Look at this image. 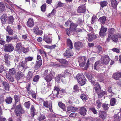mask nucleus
<instances>
[{
    "mask_svg": "<svg viewBox=\"0 0 121 121\" xmlns=\"http://www.w3.org/2000/svg\"><path fill=\"white\" fill-rule=\"evenodd\" d=\"M4 47L5 52H11L14 50V48L13 45L11 44H6Z\"/></svg>",
    "mask_w": 121,
    "mask_h": 121,
    "instance_id": "obj_5",
    "label": "nucleus"
},
{
    "mask_svg": "<svg viewBox=\"0 0 121 121\" xmlns=\"http://www.w3.org/2000/svg\"><path fill=\"white\" fill-rule=\"evenodd\" d=\"M12 99L10 97H7L6 99L5 100L6 103L9 104H11L12 102Z\"/></svg>",
    "mask_w": 121,
    "mask_h": 121,
    "instance_id": "obj_33",
    "label": "nucleus"
},
{
    "mask_svg": "<svg viewBox=\"0 0 121 121\" xmlns=\"http://www.w3.org/2000/svg\"><path fill=\"white\" fill-rule=\"evenodd\" d=\"M99 21L103 24H104L106 21V17L104 16L101 17L99 18Z\"/></svg>",
    "mask_w": 121,
    "mask_h": 121,
    "instance_id": "obj_31",
    "label": "nucleus"
},
{
    "mask_svg": "<svg viewBox=\"0 0 121 121\" xmlns=\"http://www.w3.org/2000/svg\"><path fill=\"white\" fill-rule=\"evenodd\" d=\"M82 59L84 60V61L82 63H80L79 65L80 67H83L85 65L86 62L85 59L84 57H82Z\"/></svg>",
    "mask_w": 121,
    "mask_h": 121,
    "instance_id": "obj_58",
    "label": "nucleus"
},
{
    "mask_svg": "<svg viewBox=\"0 0 121 121\" xmlns=\"http://www.w3.org/2000/svg\"><path fill=\"white\" fill-rule=\"evenodd\" d=\"M39 28L37 26L34 27L33 29V31L34 33H35L36 34L39 30Z\"/></svg>",
    "mask_w": 121,
    "mask_h": 121,
    "instance_id": "obj_52",
    "label": "nucleus"
},
{
    "mask_svg": "<svg viewBox=\"0 0 121 121\" xmlns=\"http://www.w3.org/2000/svg\"><path fill=\"white\" fill-rule=\"evenodd\" d=\"M121 76V73L120 72L114 73L113 76V78L114 79L118 80L120 78Z\"/></svg>",
    "mask_w": 121,
    "mask_h": 121,
    "instance_id": "obj_18",
    "label": "nucleus"
},
{
    "mask_svg": "<svg viewBox=\"0 0 121 121\" xmlns=\"http://www.w3.org/2000/svg\"><path fill=\"white\" fill-rule=\"evenodd\" d=\"M24 76V72L19 71L17 72L15 76V78L17 80H19L22 77Z\"/></svg>",
    "mask_w": 121,
    "mask_h": 121,
    "instance_id": "obj_9",
    "label": "nucleus"
},
{
    "mask_svg": "<svg viewBox=\"0 0 121 121\" xmlns=\"http://www.w3.org/2000/svg\"><path fill=\"white\" fill-rule=\"evenodd\" d=\"M42 64V60L41 59L37 60L36 63V64L35 68V69L37 70L41 65Z\"/></svg>",
    "mask_w": 121,
    "mask_h": 121,
    "instance_id": "obj_17",
    "label": "nucleus"
},
{
    "mask_svg": "<svg viewBox=\"0 0 121 121\" xmlns=\"http://www.w3.org/2000/svg\"><path fill=\"white\" fill-rule=\"evenodd\" d=\"M94 89L96 91V93H98L101 90V88L99 84L97 83L95 85Z\"/></svg>",
    "mask_w": 121,
    "mask_h": 121,
    "instance_id": "obj_22",
    "label": "nucleus"
},
{
    "mask_svg": "<svg viewBox=\"0 0 121 121\" xmlns=\"http://www.w3.org/2000/svg\"><path fill=\"white\" fill-rule=\"evenodd\" d=\"M72 48H68L64 53V55L67 57L72 56L73 55V53L72 50Z\"/></svg>",
    "mask_w": 121,
    "mask_h": 121,
    "instance_id": "obj_8",
    "label": "nucleus"
},
{
    "mask_svg": "<svg viewBox=\"0 0 121 121\" xmlns=\"http://www.w3.org/2000/svg\"><path fill=\"white\" fill-rule=\"evenodd\" d=\"M120 117L118 114L115 115L114 116V121H120Z\"/></svg>",
    "mask_w": 121,
    "mask_h": 121,
    "instance_id": "obj_42",
    "label": "nucleus"
},
{
    "mask_svg": "<svg viewBox=\"0 0 121 121\" xmlns=\"http://www.w3.org/2000/svg\"><path fill=\"white\" fill-rule=\"evenodd\" d=\"M30 110L31 115L32 117H33L35 115L36 112V110H35V108L33 105H31Z\"/></svg>",
    "mask_w": 121,
    "mask_h": 121,
    "instance_id": "obj_25",
    "label": "nucleus"
},
{
    "mask_svg": "<svg viewBox=\"0 0 121 121\" xmlns=\"http://www.w3.org/2000/svg\"><path fill=\"white\" fill-rule=\"evenodd\" d=\"M72 106L68 107L67 108V111L69 113L72 112Z\"/></svg>",
    "mask_w": 121,
    "mask_h": 121,
    "instance_id": "obj_62",
    "label": "nucleus"
},
{
    "mask_svg": "<svg viewBox=\"0 0 121 121\" xmlns=\"http://www.w3.org/2000/svg\"><path fill=\"white\" fill-rule=\"evenodd\" d=\"M33 72L31 71H28L26 76V78L28 80H30L32 78L33 76Z\"/></svg>",
    "mask_w": 121,
    "mask_h": 121,
    "instance_id": "obj_29",
    "label": "nucleus"
},
{
    "mask_svg": "<svg viewBox=\"0 0 121 121\" xmlns=\"http://www.w3.org/2000/svg\"><path fill=\"white\" fill-rule=\"evenodd\" d=\"M58 104L59 107L63 110H64L65 109V106L62 102H59Z\"/></svg>",
    "mask_w": 121,
    "mask_h": 121,
    "instance_id": "obj_36",
    "label": "nucleus"
},
{
    "mask_svg": "<svg viewBox=\"0 0 121 121\" xmlns=\"http://www.w3.org/2000/svg\"><path fill=\"white\" fill-rule=\"evenodd\" d=\"M0 10L1 12L5 10V7L2 2H0Z\"/></svg>",
    "mask_w": 121,
    "mask_h": 121,
    "instance_id": "obj_41",
    "label": "nucleus"
},
{
    "mask_svg": "<svg viewBox=\"0 0 121 121\" xmlns=\"http://www.w3.org/2000/svg\"><path fill=\"white\" fill-rule=\"evenodd\" d=\"M78 26L77 24L74 23L72 22L71 24L70 25V28L71 29L72 31H75L76 27Z\"/></svg>",
    "mask_w": 121,
    "mask_h": 121,
    "instance_id": "obj_21",
    "label": "nucleus"
},
{
    "mask_svg": "<svg viewBox=\"0 0 121 121\" xmlns=\"http://www.w3.org/2000/svg\"><path fill=\"white\" fill-rule=\"evenodd\" d=\"M118 3L116 0H112L111 1V6L114 8L117 7Z\"/></svg>",
    "mask_w": 121,
    "mask_h": 121,
    "instance_id": "obj_23",
    "label": "nucleus"
},
{
    "mask_svg": "<svg viewBox=\"0 0 121 121\" xmlns=\"http://www.w3.org/2000/svg\"><path fill=\"white\" fill-rule=\"evenodd\" d=\"M76 78L77 79L78 82L81 84V86L85 84L86 82L85 78L82 74H78L77 75Z\"/></svg>",
    "mask_w": 121,
    "mask_h": 121,
    "instance_id": "obj_2",
    "label": "nucleus"
},
{
    "mask_svg": "<svg viewBox=\"0 0 121 121\" xmlns=\"http://www.w3.org/2000/svg\"><path fill=\"white\" fill-rule=\"evenodd\" d=\"M116 100V99L114 98L111 99L110 100V104L111 106H113L115 105Z\"/></svg>",
    "mask_w": 121,
    "mask_h": 121,
    "instance_id": "obj_40",
    "label": "nucleus"
},
{
    "mask_svg": "<svg viewBox=\"0 0 121 121\" xmlns=\"http://www.w3.org/2000/svg\"><path fill=\"white\" fill-rule=\"evenodd\" d=\"M100 65V63L99 61L96 62L94 65L93 69L94 70H97L99 69V66Z\"/></svg>",
    "mask_w": 121,
    "mask_h": 121,
    "instance_id": "obj_30",
    "label": "nucleus"
},
{
    "mask_svg": "<svg viewBox=\"0 0 121 121\" xmlns=\"http://www.w3.org/2000/svg\"><path fill=\"white\" fill-rule=\"evenodd\" d=\"M107 30V28L104 27L103 26H101L99 32V35L101 37H103L106 35Z\"/></svg>",
    "mask_w": 121,
    "mask_h": 121,
    "instance_id": "obj_7",
    "label": "nucleus"
},
{
    "mask_svg": "<svg viewBox=\"0 0 121 121\" xmlns=\"http://www.w3.org/2000/svg\"><path fill=\"white\" fill-rule=\"evenodd\" d=\"M19 65L21 66L23 68L25 67L26 65V62H21L19 64Z\"/></svg>",
    "mask_w": 121,
    "mask_h": 121,
    "instance_id": "obj_46",
    "label": "nucleus"
},
{
    "mask_svg": "<svg viewBox=\"0 0 121 121\" xmlns=\"http://www.w3.org/2000/svg\"><path fill=\"white\" fill-rule=\"evenodd\" d=\"M72 22L70 20H68L67 22L65 23V24L67 26H70V25L71 24Z\"/></svg>",
    "mask_w": 121,
    "mask_h": 121,
    "instance_id": "obj_63",
    "label": "nucleus"
},
{
    "mask_svg": "<svg viewBox=\"0 0 121 121\" xmlns=\"http://www.w3.org/2000/svg\"><path fill=\"white\" fill-rule=\"evenodd\" d=\"M6 41L8 42H10L12 40H13V37L9 36H6Z\"/></svg>",
    "mask_w": 121,
    "mask_h": 121,
    "instance_id": "obj_56",
    "label": "nucleus"
},
{
    "mask_svg": "<svg viewBox=\"0 0 121 121\" xmlns=\"http://www.w3.org/2000/svg\"><path fill=\"white\" fill-rule=\"evenodd\" d=\"M106 113L104 111H100L99 112V116L103 119L106 118Z\"/></svg>",
    "mask_w": 121,
    "mask_h": 121,
    "instance_id": "obj_20",
    "label": "nucleus"
},
{
    "mask_svg": "<svg viewBox=\"0 0 121 121\" xmlns=\"http://www.w3.org/2000/svg\"><path fill=\"white\" fill-rule=\"evenodd\" d=\"M4 96L2 95L0 96V103H2L4 101Z\"/></svg>",
    "mask_w": 121,
    "mask_h": 121,
    "instance_id": "obj_61",
    "label": "nucleus"
},
{
    "mask_svg": "<svg viewBox=\"0 0 121 121\" xmlns=\"http://www.w3.org/2000/svg\"><path fill=\"white\" fill-rule=\"evenodd\" d=\"M67 44L68 46L69 47V48H73V45L72 42L69 39H67Z\"/></svg>",
    "mask_w": 121,
    "mask_h": 121,
    "instance_id": "obj_35",
    "label": "nucleus"
},
{
    "mask_svg": "<svg viewBox=\"0 0 121 121\" xmlns=\"http://www.w3.org/2000/svg\"><path fill=\"white\" fill-rule=\"evenodd\" d=\"M87 112V110L84 107H80L79 111V113L81 115L85 116L86 114V112Z\"/></svg>",
    "mask_w": 121,
    "mask_h": 121,
    "instance_id": "obj_11",
    "label": "nucleus"
},
{
    "mask_svg": "<svg viewBox=\"0 0 121 121\" xmlns=\"http://www.w3.org/2000/svg\"><path fill=\"white\" fill-rule=\"evenodd\" d=\"M13 17L11 16L8 17V22L9 24H12L13 23L14 21Z\"/></svg>",
    "mask_w": 121,
    "mask_h": 121,
    "instance_id": "obj_37",
    "label": "nucleus"
},
{
    "mask_svg": "<svg viewBox=\"0 0 121 121\" xmlns=\"http://www.w3.org/2000/svg\"><path fill=\"white\" fill-rule=\"evenodd\" d=\"M48 101H44L43 102V105L46 108H48L49 106V103Z\"/></svg>",
    "mask_w": 121,
    "mask_h": 121,
    "instance_id": "obj_57",
    "label": "nucleus"
},
{
    "mask_svg": "<svg viewBox=\"0 0 121 121\" xmlns=\"http://www.w3.org/2000/svg\"><path fill=\"white\" fill-rule=\"evenodd\" d=\"M46 5L45 4H44L42 5L41 7V11L43 12H44L46 10Z\"/></svg>",
    "mask_w": 121,
    "mask_h": 121,
    "instance_id": "obj_54",
    "label": "nucleus"
},
{
    "mask_svg": "<svg viewBox=\"0 0 121 121\" xmlns=\"http://www.w3.org/2000/svg\"><path fill=\"white\" fill-rule=\"evenodd\" d=\"M39 78V76L37 75L35 76L33 79V82H37L38 81Z\"/></svg>",
    "mask_w": 121,
    "mask_h": 121,
    "instance_id": "obj_55",
    "label": "nucleus"
},
{
    "mask_svg": "<svg viewBox=\"0 0 121 121\" xmlns=\"http://www.w3.org/2000/svg\"><path fill=\"white\" fill-rule=\"evenodd\" d=\"M34 24L33 20L31 18H29L27 22V26L31 28L33 26Z\"/></svg>",
    "mask_w": 121,
    "mask_h": 121,
    "instance_id": "obj_12",
    "label": "nucleus"
},
{
    "mask_svg": "<svg viewBox=\"0 0 121 121\" xmlns=\"http://www.w3.org/2000/svg\"><path fill=\"white\" fill-rule=\"evenodd\" d=\"M48 73L47 70H42L41 71V74L43 76H44L47 75Z\"/></svg>",
    "mask_w": 121,
    "mask_h": 121,
    "instance_id": "obj_44",
    "label": "nucleus"
},
{
    "mask_svg": "<svg viewBox=\"0 0 121 121\" xmlns=\"http://www.w3.org/2000/svg\"><path fill=\"white\" fill-rule=\"evenodd\" d=\"M120 35L118 34L114 35L112 38V39L113 41L115 42H117L118 40V38L121 37Z\"/></svg>",
    "mask_w": 121,
    "mask_h": 121,
    "instance_id": "obj_24",
    "label": "nucleus"
},
{
    "mask_svg": "<svg viewBox=\"0 0 121 121\" xmlns=\"http://www.w3.org/2000/svg\"><path fill=\"white\" fill-rule=\"evenodd\" d=\"M66 31L67 34L68 36H70V35L71 33V31L70 30V28H69L67 29Z\"/></svg>",
    "mask_w": 121,
    "mask_h": 121,
    "instance_id": "obj_51",
    "label": "nucleus"
},
{
    "mask_svg": "<svg viewBox=\"0 0 121 121\" xmlns=\"http://www.w3.org/2000/svg\"><path fill=\"white\" fill-rule=\"evenodd\" d=\"M13 40H14L16 42L20 41V39L18 38L17 35H16L13 37Z\"/></svg>",
    "mask_w": 121,
    "mask_h": 121,
    "instance_id": "obj_50",
    "label": "nucleus"
},
{
    "mask_svg": "<svg viewBox=\"0 0 121 121\" xmlns=\"http://www.w3.org/2000/svg\"><path fill=\"white\" fill-rule=\"evenodd\" d=\"M110 60L108 55H106L102 57L101 59V62L102 64L106 65L109 63Z\"/></svg>",
    "mask_w": 121,
    "mask_h": 121,
    "instance_id": "obj_4",
    "label": "nucleus"
},
{
    "mask_svg": "<svg viewBox=\"0 0 121 121\" xmlns=\"http://www.w3.org/2000/svg\"><path fill=\"white\" fill-rule=\"evenodd\" d=\"M52 78V74L51 73L44 77V79L47 82H50Z\"/></svg>",
    "mask_w": 121,
    "mask_h": 121,
    "instance_id": "obj_19",
    "label": "nucleus"
},
{
    "mask_svg": "<svg viewBox=\"0 0 121 121\" xmlns=\"http://www.w3.org/2000/svg\"><path fill=\"white\" fill-rule=\"evenodd\" d=\"M6 31L8 32L9 34L10 35H13V30L9 26H8L7 27Z\"/></svg>",
    "mask_w": 121,
    "mask_h": 121,
    "instance_id": "obj_28",
    "label": "nucleus"
},
{
    "mask_svg": "<svg viewBox=\"0 0 121 121\" xmlns=\"http://www.w3.org/2000/svg\"><path fill=\"white\" fill-rule=\"evenodd\" d=\"M68 73H69L65 71L62 74H59L58 76H56L55 77V80L56 81H59L62 77H63L65 78V76L66 75H68Z\"/></svg>",
    "mask_w": 121,
    "mask_h": 121,
    "instance_id": "obj_10",
    "label": "nucleus"
},
{
    "mask_svg": "<svg viewBox=\"0 0 121 121\" xmlns=\"http://www.w3.org/2000/svg\"><path fill=\"white\" fill-rule=\"evenodd\" d=\"M24 105L26 108L29 109L30 105V102L29 101L28 102H25L24 103Z\"/></svg>",
    "mask_w": 121,
    "mask_h": 121,
    "instance_id": "obj_48",
    "label": "nucleus"
},
{
    "mask_svg": "<svg viewBox=\"0 0 121 121\" xmlns=\"http://www.w3.org/2000/svg\"><path fill=\"white\" fill-rule=\"evenodd\" d=\"M9 72L11 74L14 75L16 73V71L15 69L13 68L11 69H9Z\"/></svg>",
    "mask_w": 121,
    "mask_h": 121,
    "instance_id": "obj_39",
    "label": "nucleus"
},
{
    "mask_svg": "<svg viewBox=\"0 0 121 121\" xmlns=\"http://www.w3.org/2000/svg\"><path fill=\"white\" fill-rule=\"evenodd\" d=\"M6 76V78L9 82H12L14 81V79L10 73H7Z\"/></svg>",
    "mask_w": 121,
    "mask_h": 121,
    "instance_id": "obj_26",
    "label": "nucleus"
},
{
    "mask_svg": "<svg viewBox=\"0 0 121 121\" xmlns=\"http://www.w3.org/2000/svg\"><path fill=\"white\" fill-rule=\"evenodd\" d=\"M3 85L5 90H9V86L7 83L5 82L3 83Z\"/></svg>",
    "mask_w": 121,
    "mask_h": 121,
    "instance_id": "obj_43",
    "label": "nucleus"
},
{
    "mask_svg": "<svg viewBox=\"0 0 121 121\" xmlns=\"http://www.w3.org/2000/svg\"><path fill=\"white\" fill-rule=\"evenodd\" d=\"M108 35L109 37H110V36L113 35L114 33L115 32V29L114 28H111L109 29L108 30Z\"/></svg>",
    "mask_w": 121,
    "mask_h": 121,
    "instance_id": "obj_32",
    "label": "nucleus"
},
{
    "mask_svg": "<svg viewBox=\"0 0 121 121\" xmlns=\"http://www.w3.org/2000/svg\"><path fill=\"white\" fill-rule=\"evenodd\" d=\"M22 49L23 52L24 53H26L28 52V49L26 48L23 47L22 48Z\"/></svg>",
    "mask_w": 121,
    "mask_h": 121,
    "instance_id": "obj_64",
    "label": "nucleus"
},
{
    "mask_svg": "<svg viewBox=\"0 0 121 121\" xmlns=\"http://www.w3.org/2000/svg\"><path fill=\"white\" fill-rule=\"evenodd\" d=\"M89 109L90 111L93 112L94 114H96L97 113L96 110L94 108H91Z\"/></svg>",
    "mask_w": 121,
    "mask_h": 121,
    "instance_id": "obj_60",
    "label": "nucleus"
},
{
    "mask_svg": "<svg viewBox=\"0 0 121 121\" xmlns=\"http://www.w3.org/2000/svg\"><path fill=\"white\" fill-rule=\"evenodd\" d=\"M86 8L85 5L80 6L78 10V12L79 13H84L86 11Z\"/></svg>",
    "mask_w": 121,
    "mask_h": 121,
    "instance_id": "obj_15",
    "label": "nucleus"
},
{
    "mask_svg": "<svg viewBox=\"0 0 121 121\" xmlns=\"http://www.w3.org/2000/svg\"><path fill=\"white\" fill-rule=\"evenodd\" d=\"M14 99L15 101V104L18 103L19 104L16 106L15 110V113L17 116H20L24 112V111L22 108L21 105L19 103L20 97L19 96L15 95L14 96Z\"/></svg>",
    "mask_w": 121,
    "mask_h": 121,
    "instance_id": "obj_1",
    "label": "nucleus"
},
{
    "mask_svg": "<svg viewBox=\"0 0 121 121\" xmlns=\"http://www.w3.org/2000/svg\"><path fill=\"white\" fill-rule=\"evenodd\" d=\"M81 98L83 101H86L87 99V96L84 94H82L80 96Z\"/></svg>",
    "mask_w": 121,
    "mask_h": 121,
    "instance_id": "obj_38",
    "label": "nucleus"
},
{
    "mask_svg": "<svg viewBox=\"0 0 121 121\" xmlns=\"http://www.w3.org/2000/svg\"><path fill=\"white\" fill-rule=\"evenodd\" d=\"M52 35L51 34H49L48 35H45L44 37L43 40L48 43H51L52 41Z\"/></svg>",
    "mask_w": 121,
    "mask_h": 121,
    "instance_id": "obj_6",
    "label": "nucleus"
},
{
    "mask_svg": "<svg viewBox=\"0 0 121 121\" xmlns=\"http://www.w3.org/2000/svg\"><path fill=\"white\" fill-rule=\"evenodd\" d=\"M62 93L60 90V88L58 87L55 86L52 91L53 95L56 97L60 98L62 97V95L61 93Z\"/></svg>",
    "mask_w": 121,
    "mask_h": 121,
    "instance_id": "obj_3",
    "label": "nucleus"
},
{
    "mask_svg": "<svg viewBox=\"0 0 121 121\" xmlns=\"http://www.w3.org/2000/svg\"><path fill=\"white\" fill-rule=\"evenodd\" d=\"M7 16L6 14H3L1 17V19L2 24H4L5 23L6 21L7 20Z\"/></svg>",
    "mask_w": 121,
    "mask_h": 121,
    "instance_id": "obj_27",
    "label": "nucleus"
},
{
    "mask_svg": "<svg viewBox=\"0 0 121 121\" xmlns=\"http://www.w3.org/2000/svg\"><path fill=\"white\" fill-rule=\"evenodd\" d=\"M59 61L61 63L63 64H67L68 62L66 60L64 59H60L59 60Z\"/></svg>",
    "mask_w": 121,
    "mask_h": 121,
    "instance_id": "obj_45",
    "label": "nucleus"
},
{
    "mask_svg": "<svg viewBox=\"0 0 121 121\" xmlns=\"http://www.w3.org/2000/svg\"><path fill=\"white\" fill-rule=\"evenodd\" d=\"M107 4L106 1H103L101 2L100 5L103 8L104 7L106 6Z\"/></svg>",
    "mask_w": 121,
    "mask_h": 121,
    "instance_id": "obj_47",
    "label": "nucleus"
},
{
    "mask_svg": "<svg viewBox=\"0 0 121 121\" xmlns=\"http://www.w3.org/2000/svg\"><path fill=\"white\" fill-rule=\"evenodd\" d=\"M33 57H26L25 58V61L26 62L30 61L32 60L33 59Z\"/></svg>",
    "mask_w": 121,
    "mask_h": 121,
    "instance_id": "obj_53",
    "label": "nucleus"
},
{
    "mask_svg": "<svg viewBox=\"0 0 121 121\" xmlns=\"http://www.w3.org/2000/svg\"><path fill=\"white\" fill-rule=\"evenodd\" d=\"M74 46L76 49L79 50L83 47V45L82 42H77L75 43L74 44Z\"/></svg>",
    "mask_w": 121,
    "mask_h": 121,
    "instance_id": "obj_14",
    "label": "nucleus"
},
{
    "mask_svg": "<svg viewBox=\"0 0 121 121\" xmlns=\"http://www.w3.org/2000/svg\"><path fill=\"white\" fill-rule=\"evenodd\" d=\"M102 107L105 110H107L109 107V105L104 103L102 105Z\"/></svg>",
    "mask_w": 121,
    "mask_h": 121,
    "instance_id": "obj_49",
    "label": "nucleus"
},
{
    "mask_svg": "<svg viewBox=\"0 0 121 121\" xmlns=\"http://www.w3.org/2000/svg\"><path fill=\"white\" fill-rule=\"evenodd\" d=\"M96 38V36L94 34L90 33L88 35L87 39L88 41L90 42L92 41Z\"/></svg>",
    "mask_w": 121,
    "mask_h": 121,
    "instance_id": "obj_13",
    "label": "nucleus"
},
{
    "mask_svg": "<svg viewBox=\"0 0 121 121\" xmlns=\"http://www.w3.org/2000/svg\"><path fill=\"white\" fill-rule=\"evenodd\" d=\"M21 43H19L16 44V50L17 52L18 53L20 54L22 52V46Z\"/></svg>",
    "mask_w": 121,
    "mask_h": 121,
    "instance_id": "obj_16",
    "label": "nucleus"
},
{
    "mask_svg": "<svg viewBox=\"0 0 121 121\" xmlns=\"http://www.w3.org/2000/svg\"><path fill=\"white\" fill-rule=\"evenodd\" d=\"M106 92L105 91H103V90H101L99 92L98 94V97L99 98H101L102 96H103L105 94Z\"/></svg>",
    "mask_w": 121,
    "mask_h": 121,
    "instance_id": "obj_34",
    "label": "nucleus"
},
{
    "mask_svg": "<svg viewBox=\"0 0 121 121\" xmlns=\"http://www.w3.org/2000/svg\"><path fill=\"white\" fill-rule=\"evenodd\" d=\"M45 116L43 115H41L39 117L38 119L39 120L41 121L42 120L45 119Z\"/></svg>",
    "mask_w": 121,
    "mask_h": 121,
    "instance_id": "obj_59",
    "label": "nucleus"
}]
</instances>
